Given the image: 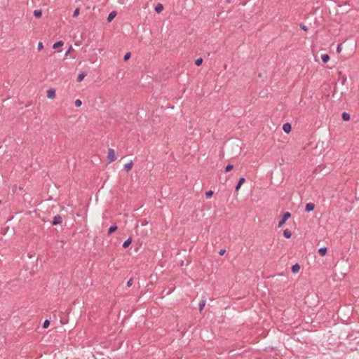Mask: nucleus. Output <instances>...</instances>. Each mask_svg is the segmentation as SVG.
I'll use <instances>...</instances> for the list:
<instances>
[{
  "instance_id": "1",
  "label": "nucleus",
  "mask_w": 359,
  "mask_h": 359,
  "mask_svg": "<svg viewBox=\"0 0 359 359\" xmlns=\"http://www.w3.org/2000/svg\"><path fill=\"white\" fill-rule=\"evenodd\" d=\"M116 159V156L115 154V151L113 149H109L107 152V161L109 163H111L115 161Z\"/></svg>"
},
{
  "instance_id": "2",
  "label": "nucleus",
  "mask_w": 359,
  "mask_h": 359,
  "mask_svg": "<svg viewBox=\"0 0 359 359\" xmlns=\"http://www.w3.org/2000/svg\"><path fill=\"white\" fill-rule=\"evenodd\" d=\"M291 217V214L289 212H285L283 213V217L281 218V219L278 222V227L280 228L282 227L285 223L286 222V221L290 218Z\"/></svg>"
},
{
  "instance_id": "3",
  "label": "nucleus",
  "mask_w": 359,
  "mask_h": 359,
  "mask_svg": "<svg viewBox=\"0 0 359 359\" xmlns=\"http://www.w3.org/2000/svg\"><path fill=\"white\" fill-rule=\"evenodd\" d=\"M62 222V217L60 215H55L52 221V224L54 226L60 224Z\"/></svg>"
},
{
  "instance_id": "4",
  "label": "nucleus",
  "mask_w": 359,
  "mask_h": 359,
  "mask_svg": "<svg viewBox=\"0 0 359 359\" xmlns=\"http://www.w3.org/2000/svg\"><path fill=\"white\" fill-rule=\"evenodd\" d=\"M47 97L49 99H54L55 97V88H49L47 90Z\"/></svg>"
},
{
  "instance_id": "5",
  "label": "nucleus",
  "mask_w": 359,
  "mask_h": 359,
  "mask_svg": "<svg viewBox=\"0 0 359 359\" xmlns=\"http://www.w3.org/2000/svg\"><path fill=\"white\" fill-rule=\"evenodd\" d=\"M283 130L285 133H287V134L290 133L292 130L291 124L289 123H284L283 126Z\"/></svg>"
},
{
  "instance_id": "6",
  "label": "nucleus",
  "mask_w": 359,
  "mask_h": 359,
  "mask_svg": "<svg viewBox=\"0 0 359 359\" xmlns=\"http://www.w3.org/2000/svg\"><path fill=\"white\" fill-rule=\"evenodd\" d=\"M245 182V179L244 177H241V178L238 180V182H237V184H236V187H235V190H236V191H238L240 189V188H241V185H242Z\"/></svg>"
},
{
  "instance_id": "7",
  "label": "nucleus",
  "mask_w": 359,
  "mask_h": 359,
  "mask_svg": "<svg viewBox=\"0 0 359 359\" xmlns=\"http://www.w3.org/2000/svg\"><path fill=\"white\" fill-rule=\"evenodd\" d=\"M315 208V205L312 203H309L306 205L305 211L307 212H310L313 211Z\"/></svg>"
},
{
  "instance_id": "8",
  "label": "nucleus",
  "mask_w": 359,
  "mask_h": 359,
  "mask_svg": "<svg viewBox=\"0 0 359 359\" xmlns=\"http://www.w3.org/2000/svg\"><path fill=\"white\" fill-rule=\"evenodd\" d=\"M133 165V161H130V162L124 165L123 170L126 172L130 171L132 169Z\"/></svg>"
},
{
  "instance_id": "9",
  "label": "nucleus",
  "mask_w": 359,
  "mask_h": 359,
  "mask_svg": "<svg viewBox=\"0 0 359 359\" xmlns=\"http://www.w3.org/2000/svg\"><path fill=\"white\" fill-rule=\"evenodd\" d=\"M117 15V13L114 11H111L107 17V22H110Z\"/></svg>"
},
{
  "instance_id": "10",
  "label": "nucleus",
  "mask_w": 359,
  "mask_h": 359,
  "mask_svg": "<svg viewBox=\"0 0 359 359\" xmlns=\"http://www.w3.org/2000/svg\"><path fill=\"white\" fill-rule=\"evenodd\" d=\"M132 243V238L129 237L122 244L123 248H127Z\"/></svg>"
},
{
  "instance_id": "11",
  "label": "nucleus",
  "mask_w": 359,
  "mask_h": 359,
  "mask_svg": "<svg viewBox=\"0 0 359 359\" xmlns=\"http://www.w3.org/2000/svg\"><path fill=\"white\" fill-rule=\"evenodd\" d=\"M327 252V248L326 247H323L318 249V253L320 256H325Z\"/></svg>"
},
{
  "instance_id": "12",
  "label": "nucleus",
  "mask_w": 359,
  "mask_h": 359,
  "mask_svg": "<svg viewBox=\"0 0 359 359\" xmlns=\"http://www.w3.org/2000/svg\"><path fill=\"white\" fill-rule=\"evenodd\" d=\"M86 75H87L86 72H81L78 75L77 79H76V81H77L78 82H81V81H82Z\"/></svg>"
},
{
  "instance_id": "13",
  "label": "nucleus",
  "mask_w": 359,
  "mask_h": 359,
  "mask_svg": "<svg viewBox=\"0 0 359 359\" xmlns=\"http://www.w3.org/2000/svg\"><path fill=\"white\" fill-rule=\"evenodd\" d=\"M341 118L344 121H348L350 120V114L344 111L341 114Z\"/></svg>"
},
{
  "instance_id": "14",
  "label": "nucleus",
  "mask_w": 359,
  "mask_h": 359,
  "mask_svg": "<svg viewBox=\"0 0 359 359\" xmlns=\"http://www.w3.org/2000/svg\"><path fill=\"white\" fill-rule=\"evenodd\" d=\"M163 9V6L161 4H158L156 6H155V12L156 13H160Z\"/></svg>"
},
{
  "instance_id": "15",
  "label": "nucleus",
  "mask_w": 359,
  "mask_h": 359,
  "mask_svg": "<svg viewBox=\"0 0 359 359\" xmlns=\"http://www.w3.org/2000/svg\"><path fill=\"white\" fill-rule=\"evenodd\" d=\"M117 228L118 227H117L116 224H114V225L111 226L108 230L107 235L108 236L111 235L112 233H114L115 231H116Z\"/></svg>"
},
{
  "instance_id": "16",
  "label": "nucleus",
  "mask_w": 359,
  "mask_h": 359,
  "mask_svg": "<svg viewBox=\"0 0 359 359\" xmlns=\"http://www.w3.org/2000/svg\"><path fill=\"white\" fill-rule=\"evenodd\" d=\"M299 269H300V266L298 264H295L292 265V266L291 268L292 272L294 273L299 272Z\"/></svg>"
},
{
  "instance_id": "17",
  "label": "nucleus",
  "mask_w": 359,
  "mask_h": 359,
  "mask_svg": "<svg viewBox=\"0 0 359 359\" xmlns=\"http://www.w3.org/2000/svg\"><path fill=\"white\" fill-rule=\"evenodd\" d=\"M283 236L285 238H290L292 236V232L288 229H286L283 231Z\"/></svg>"
},
{
  "instance_id": "18",
  "label": "nucleus",
  "mask_w": 359,
  "mask_h": 359,
  "mask_svg": "<svg viewBox=\"0 0 359 359\" xmlns=\"http://www.w3.org/2000/svg\"><path fill=\"white\" fill-rule=\"evenodd\" d=\"M33 14L36 18H39L42 15V11L41 10H34Z\"/></svg>"
},
{
  "instance_id": "19",
  "label": "nucleus",
  "mask_w": 359,
  "mask_h": 359,
  "mask_svg": "<svg viewBox=\"0 0 359 359\" xmlns=\"http://www.w3.org/2000/svg\"><path fill=\"white\" fill-rule=\"evenodd\" d=\"M63 44H64V43H63V41H57V42H55V43L53 44V49H57V48H60V47H62V46H63Z\"/></svg>"
},
{
  "instance_id": "20",
  "label": "nucleus",
  "mask_w": 359,
  "mask_h": 359,
  "mask_svg": "<svg viewBox=\"0 0 359 359\" xmlns=\"http://www.w3.org/2000/svg\"><path fill=\"white\" fill-rule=\"evenodd\" d=\"M321 60L324 63H327L330 60V56L327 54H323Z\"/></svg>"
},
{
  "instance_id": "21",
  "label": "nucleus",
  "mask_w": 359,
  "mask_h": 359,
  "mask_svg": "<svg viewBox=\"0 0 359 359\" xmlns=\"http://www.w3.org/2000/svg\"><path fill=\"white\" fill-rule=\"evenodd\" d=\"M205 305V299H202L200 302L199 305H198L199 306V311H201L203 309Z\"/></svg>"
},
{
  "instance_id": "22",
  "label": "nucleus",
  "mask_w": 359,
  "mask_h": 359,
  "mask_svg": "<svg viewBox=\"0 0 359 359\" xmlns=\"http://www.w3.org/2000/svg\"><path fill=\"white\" fill-rule=\"evenodd\" d=\"M233 168V165H232V164H228V165L225 167L224 172H229V171H230V170H231Z\"/></svg>"
},
{
  "instance_id": "23",
  "label": "nucleus",
  "mask_w": 359,
  "mask_h": 359,
  "mask_svg": "<svg viewBox=\"0 0 359 359\" xmlns=\"http://www.w3.org/2000/svg\"><path fill=\"white\" fill-rule=\"evenodd\" d=\"M49 325H50V321L46 319L43 321L42 327H43V328L46 329L48 327Z\"/></svg>"
},
{
  "instance_id": "24",
  "label": "nucleus",
  "mask_w": 359,
  "mask_h": 359,
  "mask_svg": "<svg viewBox=\"0 0 359 359\" xmlns=\"http://www.w3.org/2000/svg\"><path fill=\"white\" fill-rule=\"evenodd\" d=\"M203 59L201 57H199L195 60V65L196 66H200L202 65Z\"/></svg>"
},
{
  "instance_id": "25",
  "label": "nucleus",
  "mask_w": 359,
  "mask_h": 359,
  "mask_svg": "<svg viewBox=\"0 0 359 359\" xmlns=\"http://www.w3.org/2000/svg\"><path fill=\"white\" fill-rule=\"evenodd\" d=\"M205 196L207 198H210V197L212 196L213 195V191L210 190L208 191H206L205 194Z\"/></svg>"
},
{
  "instance_id": "26",
  "label": "nucleus",
  "mask_w": 359,
  "mask_h": 359,
  "mask_svg": "<svg viewBox=\"0 0 359 359\" xmlns=\"http://www.w3.org/2000/svg\"><path fill=\"white\" fill-rule=\"evenodd\" d=\"M79 13H80V10L79 8H76L74 11V13H73V17L74 18H76L79 15Z\"/></svg>"
},
{
  "instance_id": "27",
  "label": "nucleus",
  "mask_w": 359,
  "mask_h": 359,
  "mask_svg": "<svg viewBox=\"0 0 359 359\" xmlns=\"http://www.w3.org/2000/svg\"><path fill=\"white\" fill-rule=\"evenodd\" d=\"M130 55H131L130 53H129V52L126 53L123 57V60L127 61L130 57Z\"/></svg>"
},
{
  "instance_id": "28",
  "label": "nucleus",
  "mask_w": 359,
  "mask_h": 359,
  "mask_svg": "<svg viewBox=\"0 0 359 359\" xmlns=\"http://www.w3.org/2000/svg\"><path fill=\"white\" fill-rule=\"evenodd\" d=\"M81 104H82V102L80 100H76V101L74 102L75 107H81Z\"/></svg>"
},
{
  "instance_id": "29",
  "label": "nucleus",
  "mask_w": 359,
  "mask_h": 359,
  "mask_svg": "<svg viewBox=\"0 0 359 359\" xmlns=\"http://www.w3.org/2000/svg\"><path fill=\"white\" fill-rule=\"evenodd\" d=\"M133 283V279L131 278L127 282V287H130Z\"/></svg>"
},
{
  "instance_id": "30",
  "label": "nucleus",
  "mask_w": 359,
  "mask_h": 359,
  "mask_svg": "<svg viewBox=\"0 0 359 359\" xmlns=\"http://www.w3.org/2000/svg\"><path fill=\"white\" fill-rule=\"evenodd\" d=\"M43 48V43H42V42H39V43H38L37 49H38L39 50H41Z\"/></svg>"
},
{
  "instance_id": "31",
  "label": "nucleus",
  "mask_w": 359,
  "mask_h": 359,
  "mask_svg": "<svg viewBox=\"0 0 359 359\" xmlns=\"http://www.w3.org/2000/svg\"><path fill=\"white\" fill-rule=\"evenodd\" d=\"M299 26H300V28H301L302 29H303L304 31H307V30H308V27H307V26H306L305 25H304V24H300V25H299Z\"/></svg>"
},
{
  "instance_id": "32",
  "label": "nucleus",
  "mask_w": 359,
  "mask_h": 359,
  "mask_svg": "<svg viewBox=\"0 0 359 359\" xmlns=\"http://www.w3.org/2000/svg\"><path fill=\"white\" fill-rule=\"evenodd\" d=\"M341 46H342L341 43L338 44V46H337V52L338 53H341V49H342Z\"/></svg>"
},
{
  "instance_id": "33",
  "label": "nucleus",
  "mask_w": 359,
  "mask_h": 359,
  "mask_svg": "<svg viewBox=\"0 0 359 359\" xmlns=\"http://www.w3.org/2000/svg\"><path fill=\"white\" fill-rule=\"evenodd\" d=\"M72 50V46H69L68 50L67 51V53H65L66 55H67L70 51Z\"/></svg>"
},
{
  "instance_id": "34",
  "label": "nucleus",
  "mask_w": 359,
  "mask_h": 359,
  "mask_svg": "<svg viewBox=\"0 0 359 359\" xmlns=\"http://www.w3.org/2000/svg\"><path fill=\"white\" fill-rule=\"evenodd\" d=\"M224 252H225V250H224V249H223V250H221L219 251V255H223Z\"/></svg>"
},
{
  "instance_id": "35",
  "label": "nucleus",
  "mask_w": 359,
  "mask_h": 359,
  "mask_svg": "<svg viewBox=\"0 0 359 359\" xmlns=\"http://www.w3.org/2000/svg\"><path fill=\"white\" fill-rule=\"evenodd\" d=\"M147 224V222H144V224H142V226H144Z\"/></svg>"
},
{
  "instance_id": "36",
  "label": "nucleus",
  "mask_w": 359,
  "mask_h": 359,
  "mask_svg": "<svg viewBox=\"0 0 359 359\" xmlns=\"http://www.w3.org/2000/svg\"><path fill=\"white\" fill-rule=\"evenodd\" d=\"M147 224V222H144V224H142V226H144Z\"/></svg>"
}]
</instances>
